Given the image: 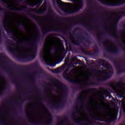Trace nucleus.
Instances as JSON below:
<instances>
[{
	"label": "nucleus",
	"mask_w": 125,
	"mask_h": 125,
	"mask_svg": "<svg viewBox=\"0 0 125 125\" xmlns=\"http://www.w3.org/2000/svg\"><path fill=\"white\" fill-rule=\"evenodd\" d=\"M68 71L69 69H67L62 74L63 77L66 80H71L73 77V75L71 74V73H74V71H71L70 73H68Z\"/></svg>",
	"instance_id": "9d476101"
},
{
	"label": "nucleus",
	"mask_w": 125,
	"mask_h": 125,
	"mask_svg": "<svg viewBox=\"0 0 125 125\" xmlns=\"http://www.w3.org/2000/svg\"><path fill=\"white\" fill-rule=\"evenodd\" d=\"M97 74L102 81H105V80L109 79L111 77V75H112L109 67H107L106 70L104 68H103L102 70H98Z\"/></svg>",
	"instance_id": "39448f33"
},
{
	"label": "nucleus",
	"mask_w": 125,
	"mask_h": 125,
	"mask_svg": "<svg viewBox=\"0 0 125 125\" xmlns=\"http://www.w3.org/2000/svg\"><path fill=\"white\" fill-rule=\"evenodd\" d=\"M13 50L14 52H17L21 57L30 56L32 58H35L37 54V48L34 47L26 48L24 47H15V48Z\"/></svg>",
	"instance_id": "7ed1b4c3"
},
{
	"label": "nucleus",
	"mask_w": 125,
	"mask_h": 125,
	"mask_svg": "<svg viewBox=\"0 0 125 125\" xmlns=\"http://www.w3.org/2000/svg\"><path fill=\"white\" fill-rule=\"evenodd\" d=\"M60 0L61 4H62L63 7H65L63 10L65 13H74L75 11H78L83 7V0H72V1L74 3L72 7L69 4L63 2L60 0Z\"/></svg>",
	"instance_id": "f03ea898"
},
{
	"label": "nucleus",
	"mask_w": 125,
	"mask_h": 125,
	"mask_svg": "<svg viewBox=\"0 0 125 125\" xmlns=\"http://www.w3.org/2000/svg\"><path fill=\"white\" fill-rule=\"evenodd\" d=\"M65 67H66V64H64L62 66L55 69L54 71V73H60L61 72H62V71H63V70H64L65 69Z\"/></svg>",
	"instance_id": "f8f14e48"
},
{
	"label": "nucleus",
	"mask_w": 125,
	"mask_h": 125,
	"mask_svg": "<svg viewBox=\"0 0 125 125\" xmlns=\"http://www.w3.org/2000/svg\"><path fill=\"white\" fill-rule=\"evenodd\" d=\"M117 117H118V111L114 110L109 111L106 115H104V118L107 121H115Z\"/></svg>",
	"instance_id": "0eeeda50"
},
{
	"label": "nucleus",
	"mask_w": 125,
	"mask_h": 125,
	"mask_svg": "<svg viewBox=\"0 0 125 125\" xmlns=\"http://www.w3.org/2000/svg\"><path fill=\"white\" fill-rule=\"evenodd\" d=\"M10 0V1H12V0Z\"/></svg>",
	"instance_id": "6ab92c4d"
},
{
	"label": "nucleus",
	"mask_w": 125,
	"mask_h": 125,
	"mask_svg": "<svg viewBox=\"0 0 125 125\" xmlns=\"http://www.w3.org/2000/svg\"><path fill=\"white\" fill-rule=\"evenodd\" d=\"M57 46V43L55 42H48L45 43L44 46L40 54L41 57L49 66L55 67V62L61 60L65 57V49L61 46L55 52L54 55L51 54V49Z\"/></svg>",
	"instance_id": "f257e3e1"
},
{
	"label": "nucleus",
	"mask_w": 125,
	"mask_h": 125,
	"mask_svg": "<svg viewBox=\"0 0 125 125\" xmlns=\"http://www.w3.org/2000/svg\"><path fill=\"white\" fill-rule=\"evenodd\" d=\"M84 119L85 120H86V121H89V119H88V118H87L86 117H84Z\"/></svg>",
	"instance_id": "f3484780"
},
{
	"label": "nucleus",
	"mask_w": 125,
	"mask_h": 125,
	"mask_svg": "<svg viewBox=\"0 0 125 125\" xmlns=\"http://www.w3.org/2000/svg\"><path fill=\"white\" fill-rule=\"evenodd\" d=\"M4 24L5 25V26H13V24L12 23H10L7 21H4Z\"/></svg>",
	"instance_id": "2eb2a0df"
},
{
	"label": "nucleus",
	"mask_w": 125,
	"mask_h": 125,
	"mask_svg": "<svg viewBox=\"0 0 125 125\" xmlns=\"http://www.w3.org/2000/svg\"><path fill=\"white\" fill-rule=\"evenodd\" d=\"M103 3L106 5H119L125 2V0H100Z\"/></svg>",
	"instance_id": "423d86ee"
},
{
	"label": "nucleus",
	"mask_w": 125,
	"mask_h": 125,
	"mask_svg": "<svg viewBox=\"0 0 125 125\" xmlns=\"http://www.w3.org/2000/svg\"><path fill=\"white\" fill-rule=\"evenodd\" d=\"M42 0H28V4L30 6H34L37 4H42Z\"/></svg>",
	"instance_id": "1a4fd4ad"
},
{
	"label": "nucleus",
	"mask_w": 125,
	"mask_h": 125,
	"mask_svg": "<svg viewBox=\"0 0 125 125\" xmlns=\"http://www.w3.org/2000/svg\"><path fill=\"white\" fill-rule=\"evenodd\" d=\"M5 86V83L4 81H0V95L2 93L3 89H4V87Z\"/></svg>",
	"instance_id": "ddd939ff"
},
{
	"label": "nucleus",
	"mask_w": 125,
	"mask_h": 125,
	"mask_svg": "<svg viewBox=\"0 0 125 125\" xmlns=\"http://www.w3.org/2000/svg\"><path fill=\"white\" fill-rule=\"evenodd\" d=\"M46 9V6H44L43 8H41L40 9L38 10L37 12L39 14L42 13L43 12L45 11Z\"/></svg>",
	"instance_id": "4468645a"
},
{
	"label": "nucleus",
	"mask_w": 125,
	"mask_h": 125,
	"mask_svg": "<svg viewBox=\"0 0 125 125\" xmlns=\"http://www.w3.org/2000/svg\"><path fill=\"white\" fill-rule=\"evenodd\" d=\"M98 115H99V113L98 111H96L95 112V116H98Z\"/></svg>",
	"instance_id": "dca6fc26"
},
{
	"label": "nucleus",
	"mask_w": 125,
	"mask_h": 125,
	"mask_svg": "<svg viewBox=\"0 0 125 125\" xmlns=\"http://www.w3.org/2000/svg\"><path fill=\"white\" fill-rule=\"evenodd\" d=\"M49 28L52 30L53 29L56 28L57 22H56L55 21L52 20L49 21Z\"/></svg>",
	"instance_id": "9b49d317"
},
{
	"label": "nucleus",
	"mask_w": 125,
	"mask_h": 125,
	"mask_svg": "<svg viewBox=\"0 0 125 125\" xmlns=\"http://www.w3.org/2000/svg\"><path fill=\"white\" fill-rule=\"evenodd\" d=\"M35 39L36 36L32 35L29 38H22L21 42H25V43H27L28 44H31L33 41Z\"/></svg>",
	"instance_id": "6e6552de"
},
{
	"label": "nucleus",
	"mask_w": 125,
	"mask_h": 125,
	"mask_svg": "<svg viewBox=\"0 0 125 125\" xmlns=\"http://www.w3.org/2000/svg\"><path fill=\"white\" fill-rule=\"evenodd\" d=\"M89 124H90V122H89Z\"/></svg>",
	"instance_id": "aec40b11"
},
{
	"label": "nucleus",
	"mask_w": 125,
	"mask_h": 125,
	"mask_svg": "<svg viewBox=\"0 0 125 125\" xmlns=\"http://www.w3.org/2000/svg\"><path fill=\"white\" fill-rule=\"evenodd\" d=\"M56 86V91L58 95L54 98V101L56 103H60L63 99V94H64V86L62 83H60L58 80L56 81L55 84Z\"/></svg>",
	"instance_id": "20e7f679"
},
{
	"label": "nucleus",
	"mask_w": 125,
	"mask_h": 125,
	"mask_svg": "<svg viewBox=\"0 0 125 125\" xmlns=\"http://www.w3.org/2000/svg\"><path fill=\"white\" fill-rule=\"evenodd\" d=\"M108 46H109V47H112V45H109L108 44Z\"/></svg>",
	"instance_id": "a211bd4d"
}]
</instances>
